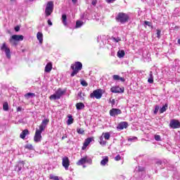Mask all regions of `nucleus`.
Returning a JSON list of instances; mask_svg holds the SVG:
<instances>
[{
    "label": "nucleus",
    "mask_w": 180,
    "mask_h": 180,
    "mask_svg": "<svg viewBox=\"0 0 180 180\" xmlns=\"http://www.w3.org/2000/svg\"><path fill=\"white\" fill-rule=\"evenodd\" d=\"M70 68L72 70L70 76L75 77L82 70V63L81 62H75V64L71 65Z\"/></svg>",
    "instance_id": "1"
},
{
    "label": "nucleus",
    "mask_w": 180,
    "mask_h": 180,
    "mask_svg": "<svg viewBox=\"0 0 180 180\" xmlns=\"http://www.w3.org/2000/svg\"><path fill=\"white\" fill-rule=\"evenodd\" d=\"M116 20L124 25V23L129 22V15L124 13H119L116 17Z\"/></svg>",
    "instance_id": "2"
},
{
    "label": "nucleus",
    "mask_w": 180,
    "mask_h": 180,
    "mask_svg": "<svg viewBox=\"0 0 180 180\" xmlns=\"http://www.w3.org/2000/svg\"><path fill=\"white\" fill-rule=\"evenodd\" d=\"M22 40H23L22 35L14 34V35H12L11 37L10 38L9 42L11 44H13V46H17L18 41H22Z\"/></svg>",
    "instance_id": "3"
},
{
    "label": "nucleus",
    "mask_w": 180,
    "mask_h": 180,
    "mask_svg": "<svg viewBox=\"0 0 180 180\" xmlns=\"http://www.w3.org/2000/svg\"><path fill=\"white\" fill-rule=\"evenodd\" d=\"M53 9H54V4L53 3V1H49L45 8L46 16H50V15L53 13Z\"/></svg>",
    "instance_id": "4"
},
{
    "label": "nucleus",
    "mask_w": 180,
    "mask_h": 180,
    "mask_svg": "<svg viewBox=\"0 0 180 180\" xmlns=\"http://www.w3.org/2000/svg\"><path fill=\"white\" fill-rule=\"evenodd\" d=\"M103 94V90L99 89L94 90L93 93L90 94V98H96V99H101L102 95Z\"/></svg>",
    "instance_id": "5"
},
{
    "label": "nucleus",
    "mask_w": 180,
    "mask_h": 180,
    "mask_svg": "<svg viewBox=\"0 0 180 180\" xmlns=\"http://www.w3.org/2000/svg\"><path fill=\"white\" fill-rule=\"evenodd\" d=\"M85 162H87L88 164H92V159L91 158H88V156H85L83 158H81L77 162V165H83V164H85Z\"/></svg>",
    "instance_id": "6"
},
{
    "label": "nucleus",
    "mask_w": 180,
    "mask_h": 180,
    "mask_svg": "<svg viewBox=\"0 0 180 180\" xmlns=\"http://www.w3.org/2000/svg\"><path fill=\"white\" fill-rule=\"evenodd\" d=\"M1 51H5L7 58H11V49L6 46V43H4L1 46Z\"/></svg>",
    "instance_id": "7"
},
{
    "label": "nucleus",
    "mask_w": 180,
    "mask_h": 180,
    "mask_svg": "<svg viewBox=\"0 0 180 180\" xmlns=\"http://www.w3.org/2000/svg\"><path fill=\"white\" fill-rule=\"evenodd\" d=\"M47 124H49V120L47 119L44 120L41 124L39 125V129H37V131H40L41 133H43Z\"/></svg>",
    "instance_id": "8"
},
{
    "label": "nucleus",
    "mask_w": 180,
    "mask_h": 180,
    "mask_svg": "<svg viewBox=\"0 0 180 180\" xmlns=\"http://www.w3.org/2000/svg\"><path fill=\"white\" fill-rule=\"evenodd\" d=\"M62 165H63V167H65V169H66V171H68V169L70 167V159H68V157L65 156L64 158H63Z\"/></svg>",
    "instance_id": "9"
},
{
    "label": "nucleus",
    "mask_w": 180,
    "mask_h": 180,
    "mask_svg": "<svg viewBox=\"0 0 180 180\" xmlns=\"http://www.w3.org/2000/svg\"><path fill=\"white\" fill-rule=\"evenodd\" d=\"M117 115H122V110L119 108H112L110 110V116H117Z\"/></svg>",
    "instance_id": "10"
},
{
    "label": "nucleus",
    "mask_w": 180,
    "mask_h": 180,
    "mask_svg": "<svg viewBox=\"0 0 180 180\" xmlns=\"http://www.w3.org/2000/svg\"><path fill=\"white\" fill-rule=\"evenodd\" d=\"M34 141L35 143H40L41 141V132L36 129L35 134L34 136Z\"/></svg>",
    "instance_id": "11"
},
{
    "label": "nucleus",
    "mask_w": 180,
    "mask_h": 180,
    "mask_svg": "<svg viewBox=\"0 0 180 180\" xmlns=\"http://www.w3.org/2000/svg\"><path fill=\"white\" fill-rule=\"evenodd\" d=\"M169 126L172 129H179L180 122L176 120H173L170 122Z\"/></svg>",
    "instance_id": "12"
},
{
    "label": "nucleus",
    "mask_w": 180,
    "mask_h": 180,
    "mask_svg": "<svg viewBox=\"0 0 180 180\" xmlns=\"http://www.w3.org/2000/svg\"><path fill=\"white\" fill-rule=\"evenodd\" d=\"M111 92L112 94H123L124 92V89H122L119 86L112 87L110 89Z\"/></svg>",
    "instance_id": "13"
},
{
    "label": "nucleus",
    "mask_w": 180,
    "mask_h": 180,
    "mask_svg": "<svg viewBox=\"0 0 180 180\" xmlns=\"http://www.w3.org/2000/svg\"><path fill=\"white\" fill-rule=\"evenodd\" d=\"M24 167H25V162L20 161L18 163V165L15 166V171H17V172H20V171H22Z\"/></svg>",
    "instance_id": "14"
},
{
    "label": "nucleus",
    "mask_w": 180,
    "mask_h": 180,
    "mask_svg": "<svg viewBox=\"0 0 180 180\" xmlns=\"http://www.w3.org/2000/svg\"><path fill=\"white\" fill-rule=\"evenodd\" d=\"M127 127H129V123L126 122H121L119 123L117 129H119L120 130H123V129H127Z\"/></svg>",
    "instance_id": "15"
},
{
    "label": "nucleus",
    "mask_w": 180,
    "mask_h": 180,
    "mask_svg": "<svg viewBox=\"0 0 180 180\" xmlns=\"http://www.w3.org/2000/svg\"><path fill=\"white\" fill-rule=\"evenodd\" d=\"M91 142L92 138H87L86 139H85L82 146V150H85V148H86L87 146H89V144H91Z\"/></svg>",
    "instance_id": "16"
},
{
    "label": "nucleus",
    "mask_w": 180,
    "mask_h": 180,
    "mask_svg": "<svg viewBox=\"0 0 180 180\" xmlns=\"http://www.w3.org/2000/svg\"><path fill=\"white\" fill-rule=\"evenodd\" d=\"M108 162H109V157L103 156V160L101 161V165L102 167H105V165H106V164H108Z\"/></svg>",
    "instance_id": "17"
},
{
    "label": "nucleus",
    "mask_w": 180,
    "mask_h": 180,
    "mask_svg": "<svg viewBox=\"0 0 180 180\" xmlns=\"http://www.w3.org/2000/svg\"><path fill=\"white\" fill-rule=\"evenodd\" d=\"M29 135V130L27 129H24L21 134H20V138L22 139L23 140H25V139H26V136Z\"/></svg>",
    "instance_id": "18"
},
{
    "label": "nucleus",
    "mask_w": 180,
    "mask_h": 180,
    "mask_svg": "<svg viewBox=\"0 0 180 180\" xmlns=\"http://www.w3.org/2000/svg\"><path fill=\"white\" fill-rule=\"evenodd\" d=\"M51 70H53V64L51 63H47L45 67V72H50Z\"/></svg>",
    "instance_id": "19"
},
{
    "label": "nucleus",
    "mask_w": 180,
    "mask_h": 180,
    "mask_svg": "<svg viewBox=\"0 0 180 180\" xmlns=\"http://www.w3.org/2000/svg\"><path fill=\"white\" fill-rule=\"evenodd\" d=\"M84 25H85V22L78 20L76 22L75 28L79 29V27H82V26H84Z\"/></svg>",
    "instance_id": "20"
},
{
    "label": "nucleus",
    "mask_w": 180,
    "mask_h": 180,
    "mask_svg": "<svg viewBox=\"0 0 180 180\" xmlns=\"http://www.w3.org/2000/svg\"><path fill=\"white\" fill-rule=\"evenodd\" d=\"M84 108H85V104L83 103H77L76 104V109L77 110H82V109H84Z\"/></svg>",
    "instance_id": "21"
},
{
    "label": "nucleus",
    "mask_w": 180,
    "mask_h": 180,
    "mask_svg": "<svg viewBox=\"0 0 180 180\" xmlns=\"http://www.w3.org/2000/svg\"><path fill=\"white\" fill-rule=\"evenodd\" d=\"M37 39H38L40 44H41L43 43V33L38 32L37 34Z\"/></svg>",
    "instance_id": "22"
},
{
    "label": "nucleus",
    "mask_w": 180,
    "mask_h": 180,
    "mask_svg": "<svg viewBox=\"0 0 180 180\" xmlns=\"http://www.w3.org/2000/svg\"><path fill=\"white\" fill-rule=\"evenodd\" d=\"M148 82L149 84H153L154 83V77L153 76V72L150 71L149 73V78L148 79Z\"/></svg>",
    "instance_id": "23"
},
{
    "label": "nucleus",
    "mask_w": 180,
    "mask_h": 180,
    "mask_svg": "<svg viewBox=\"0 0 180 180\" xmlns=\"http://www.w3.org/2000/svg\"><path fill=\"white\" fill-rule=\"evenodd\" d=\"M101 137L105 139V140H109L110 139V134L109 132L103 133Z\"/></svg>",
    "instance_id": "24"
},
{
    "label": "nucleus",
    "mask_w": 180,
    "mask_h": 180,
    "mask_svg": "<svg viewBox=\"0 0 180 180\" xmlns=\"http://www.w3.org/2000/svg\"><path fill=\"white\" fill-rule=\"evenodd\" d=\"M62 22L64 25V26H67V15H62Z\"/></svg>",
    "instance_id": "25"
},
{
    "label": "nucleus",
    "mask_w": 180,
    "mask_h": 180,
    "mask_svg": "<svg viewBox=\"0 0 180 180\" xmlns=\"http://www.w3.org/2000/svg\"><path fill=\"white\" fill-rule=\"evenodd\" d=\"M3 110H4L5 112H8L9 110V105L8 104V102L4 103Z\"/></svg>",
    "instance_id": "26"
},
{
    "label": "nucleus",
    "mask_w": 180,
    "mask_h": 180,
    "mask_svg": "<svg viewBox=\"0 0 180 180\" xmlns=\"http://www.w3.org/2000/svg\"><path fill=\"white\" fill-rule=\"evenodd\" d=\"M117 57L119 58H123V57H124V51H123V50L118 51Z\"/></svg>",
    "instance_id": "27"
},
{
    "label": "nucleus",
    "mask_w": 180,
    "mask_h": 180,
    "mask_svg": "<svg viewBox=\"0 0 180 180\" xmlns=\"http://www.w3.org/2000/svg\"><path fill=\"white\" fill-rule=\"evenodd\" d=\"M64 92L63 91H61V89H58L56 92V96H58V98L60 99V98H61V96H63Z\"/></svg>",
    "instance_id": "28"
},
{
    "label": "nucleus",
    "mask_w": 180,
    "mask_h": 180,
    "mask_svg": "<svg viewBox=\"0 0 180 180\" xmlns=\"http://www.w3.org/2000/svg\"><path fill=\"white\" fill-rule=\"evenodd\" d=\"M167 109H168V104L163 105L162 108H160V112L164 113V112L167 111Z\"/></svg>",
    "instance_id": "29"
},
{
    "label": "nucleus",
    "mask_w": 180,
    "mask_h": 180,
    "mask_svg": "<svg viewBox=\"0 0 180 180\" xmlns=\"http://www.w3.org/2000/svg\"><path fill=\"white\" fill-rule=\"evenodd\" d=\"M74 123V118H72V116H69V118L67 122V124L70 126V124H72Z\"/></svg>",
    "instance_id": "30"
},
{
    "label": "nucleus",
    "mask_w": 180,
    "mask_h": 180,
    "mask_svg": "<svg viewBox=\"0 0 180 180\" xmlns=\"http://www.w3.org/2000/svg\"><path fill=\"white\" fill-rule=\"evenodd\" d=\"M99 140L101 146H106V141L103 140V136H101Z\"/></svg>",
    "instance_id": "31"
},
{
    "label": "nucleus",
    "mask_w": 180,
    "mask_h": 180,
    "mask_svg": "<svg viewBox=\"0 0 180 180\" xmlns=\"http://www.w3.org/2000/svg\"><path fill=\"white\" fill-rule=\"evenodd\" d=\"M49 99L56 101V100L60 99V98L58 97L57 94H55L51 95V96L49 97Z\"/></svg>",
    "instance_id": "32"
},
{
    "label": "nucleus",
    "mask_w": 180,
    "mask_h": 180,
    "mask_svg": "<svg viewBox=\"0 0 180 180\" xmlns=\"http://www.w3.org/2000/svg\"><path fill=\"white\" fill-rule=\"evenodd\" d=\"M77 132L78 133V134H84V133H85V131L84 130V129L77 128Z\"/></svg>",
    "instance_id": "33"
},
{
    "label": "nucleus",
    "mask_w": 180,
    "mask_h": 180,
    "mask_svg": "<svg viewBox=\"0 0 180 180\" xmlns=\"http://www.w3.org/2000/svg\"><path fill=\"white\" fill-rule=\"evenodd\" d=\"M30 96H34V94L33 93H27L25 94V98H27V99H29Z\"/></svg>",
    "instance_id": "34"
},
{
    "label": "nucleus",
    "mask_w": 180,
    "mask_h": 180,
    "mask_svg": "<svg viewBox=\"0 0 180 180\" xmlns=\"http://www.w3.org/2000/svg\"><path fill=\"white\" fill-rule=\"evenodd\" d=\"M122 41V39H120V37L112 38V41H115V43H119V41Z\"/></svg>",
    "instance_id": "35"
},
{
    "label": "nucleus",
    "mask_w": 180,
    "mask_h": 180,
    "mask_svg": "<svg viewBox=\"0 0 180 180\" xmlns=\"http://www.w3.org/2000/svg\"><path fill=\"white\" fill-rule=\"evenodd\" d=\"M49 178H50V179L60 180V179H58V176H54V175H53V174H51V175L49 176Z\"/></svg>",
    "instance_id": "36"
},
{
    "label": "nucleus",
    "mask_w": 180,
    "mask_h": 180,
    "mask_svg": "<svg viewBox=\"0 0 180 180\" xmlns=\"http://www.w3.org/2000/svg\"><path fill=\"white\" fill-rule=\"evenodd\" d=\"M25 148H27L28 150H33V146L32 144H27L25 145Z\"/></svg>",
    "instance_id": "37"
},
{
    "label": "nucleus",
    "mask_w": 180,
    "mask_h": 180,
    "mask_svg": "<svg viewBox=\"0 0 180 180\" xmlns=\"http://www.w3.org/2000/svg\"><path fill=\"white\" fill-rule=\"evenodd\" d=\"M112 78L113 79H115V81H119L120 78V75H114L112 76Z\"/></svg>",
    "instance_id": "38"
},
{
    "label": "nucleus",
    "mask_w": 180,
    "mask_h": 180,
    "mask_svg": "<svg viewBox=\"0 0 180 180\" xmlns=\"http://www.w3.org/2000/svg\"><path fill=\"white\" fill-rule=\"evenodd\" d=\"M78 98H79L80 101L84 100V97H82V92L79 91L77 94Z\"/></svg>",
    "instance_id": "39"
},
{
    "label": "nucleus",
    "mask_w": 180,
    "mask_h": 180,
    "mask_svg": "<svg viewBox=\"0 0 180 180\" xmlns=\"http://www.w3.org/2000/svg\"><path fill=\"white\" fill-rule=\"evenodd\" d=\"M158 110H160V106L155 105V110H154V114L157 115V113H158Z\"/></svg>",
    "instance_id": "40"
},
{
    "label": "nucleus",
    "mask_w": 180,
    "mask_h": 180,
    "mask_svg": "<svg viewBox=\"0 0 180 180\" xmlns=\"http://www.w3.org/2000/svg\"><path fill=\"white\" fill-rule=\"evenodd\" d=\"M155 140L156 141H161V136L160 135H155Z\"/></svg>",
    "instance_id": "41"
},
{
    "label": "nucleus",
    "mask_w": 180,
    "mask_h": 180,
    "mask_svg": "<svg viewBox=\"0 0 180 180\" xmlns=\"http://www.w3.org/2000/svg\"><path fill=\"white\" fill-rule=\"evenodd\" d=\"M156 34H157L158 39H160V37H161V30H158Z\"/></svg>",
    "instance_id": "42"
},
{
    "label": "nucleus",
    "mask_w": 180,
    "mask_h": 180,
    "mask_svg": "<svg viewBox=\"0 0 180 180\" xmlns=\"http://www.w3.org/2000/svg\"><path fill=\"white\" fill-rule=\"evenodd\" d=\"M81 85H82V86H88V83H86L85 80H82L81 82Z\"/></svg>",
    "instance_id": "43"
},
{
    "label": "nucleus",
    "mask_w": 180,
    "mask_h": 180,
    "mask_svg": "<svg viewBox=\"0 0 180 180\" xmlns=\"http://www.w3.org/2000/svg\"><path fill=\"white\" fill-rule=\"evenodd\" d=\"M115 161H120V160H122V158L120 157V155H117L115 158Z\"/></svg>",
    "instance_id": "44"
},
{
    "label": "nucleus",
    "mask_w": 180,
    "mask_h": 180,
    "mask_svg": "<svg viewBox=\"0 0 180 180\" xmlns=\"http://www.w3.org/2000/svg\"><path fill=\"white\" fill-rule=\"evenodd\" d=\"M144 24H145L146 26H149V27L151 26V22H150V21H144Z\"/></svg>",
    "instance_id": "45"
},
{
    "label": "nucleus",
    "mask_w": 180,
    "mask_h": 180,
    "mask_svg": "<svg viewBox=\"0 0 180 180\" xmlns=\"http://www.w3.org/2000/svg\"><path fill=\"white\" fill-rule=\"evenodd\" d=\"M134 140H137V137L134 136V137H132V138L129 139V141H134Z\"/></svg>",
    "instance_id": "46"
},
{
    "label": "nucleus",
    "mask_w": 180,
    "mask_h": 180,
    "mask_svg": "<svg viewBox=\"0 0 180 180\" xmlns=\"http://www.w3.org/2000/svg\"><path fill=\"white\" fill-rule=\"evenodd\" d=\"M156 164H157V165H162V161L158 160V161H156Z\"/></svg>",
    "instance_id": "47"
},
{
    "label": "nucleus",
    "mask_w": 180,
    "mask_h": 180,
    "mask_svg": "<svg viewBox=\"0 0 180 180\" xmlns=\"http://www.w3.org/2000/svg\"><path fill=\"white\" fill-rule=\"evenodd\" d=\"M138 171H139L140 172L144 171V167H139Z\"/></svg>",
    "instance_id": "48"
},
{
    "label": "nucleus",
    "mask_w": 180,
    "mask_h": 180,
    "mask_svg": "<svg viewBox=\"0 0 180 180\" xmlns=\"http://www.w3.org/2000/svg\"><path fill=\"white\" fill-rule=\"evenodd\" d=\"M48 25H49V26H53V22H51V20H48Z\"/></svg>",
    "instance_id": "49"
},
{
    "label": "nucleus",
    "mask_w": 180,
    "mask_h": 180,
    "mask_svg": "<svg viewBox=\"0 0 180 180\" xmlns=\"http://www.w3.org/2000/svg\"><path fill=\"white\" fill-rule=\"evenodd\" d=\"M91 4L94 6H95L96 5V0H93Z\"/></svg>",
    "instance_id": "50"
},
{
    "label": "nucleus",
    "mask_w": 180,
    "mask_h": 180,
    "mask_svg": "<svg viewBox=\"0 0 180 180\" xmlns=\"http://www.w3.org/2000/svg\"><path fill=\"white\" fill-rule=\"evenodd\" d=\"M15 32H19V30H20V27H15Z\"/></svg>",
    "instance_id": "51"
},
{
    "label": "nucleus",
    "mask_w": 180,
    "mask_h": 180,
    "mask_svg": "<svg viewBox=\"0 0 180 180\" xmlns=\"http://www.w3.org/2000/svg\"><path fill=\"white\" fill-rule=\"evenodd\" d=\"M119 80L121 81L122 82H124L125 81L124 78L123 77H120Z\"/></svg>",
    "instance_id": "52"
},
{
    "label": "nucleus",
    "mask_w": 180,
    "mask_h": 180,
    "mask_svg": "<svg viewBox=\"0 0 180 180\" xmlns=\"http://www.w3.org/2000/svg\"><path fill=\"white\" fill-rule=\"evenodd\" d=\"M17 112H22V107H18L17 108Z\"/></svg>",
    "instance_id": "53"
},
{
    "label": "nucleus",
    "mask_w": 180,
    "mask_h": 180,
    "mask_svg": "<svg viewBox=\"0 0 180 180\" xmlns=\"http://www.w3.org/2000/svg\"><path fill=\"white\" fill-rule=\"evenodd\" d=\"M115 1L116 0H107V2H108V4H110L112 2H115Z\"/></svg>",
    "instance_id": "54"
},
{
    "label": "nucleus",
    "mask_w": 180,
    "mask_h": 180,
    "mask_svg": "<svg viewBox=\"0 0 180 180\" xmlns=\"http://www.w3.org/2000/svg\"><path fill=\"white\" fill-rule=\"evenodd\" d=\"M65 139H67V134H65L62 136V140H64Z\"/></svg>",
    "instance_id": "55"
},
{
    "label": "nucleus",
    "mask_w": 180,
    "mask_h": 180,
    "mask_svg": "<svg viewBox=\"0 0 180 180\" xmlns=\"http://www.w3.org/2000/svg\"><path fill=\"white\" fill-rule=\"evenodd\" d=\"M111 103H112V106H113V105H115V99H112V100L111 101Z\"/></svg>",
    "instance_id": "56"
},
{
    "label": "nucleus",
    "mask_w": 180,
    "mask_h": 180,
    "mask_svg": "<svg viewBox=\"0 0 180 180\" xmlns=\"http://www.w3.org/2000/svg\"><path fill=\"white\" fill-rule=\"evenodd\" d=\"M77 1H78V0H72V1L73 4H77Z\"/></svg>",
    "instance_id": "57"
},
{
    "label": "nucleus",
    "mask_w": 180,
    "mask_h": 180,
    "mask_svg": "<svg viewBox=\"0 0 180 180\" xmlns=\"http://www.w3.org/2000/svg\"><path fill=\"white\" fill-rule=\"evenodd\" d=\"M177 43L180 45V38L178 39Z\"/></svg>",
    "instance_id": "58"
},
{
    "label": "nucleus",
    "mask_w": 180,
    "mask_h": 180,
    "mask_svg": "<svg viewBox=\"0 0 180 180\" xmlns=\"http://www.w3.org/2000/svg\"><path fill=\"white\" fill-rule=\"evenodd\" d=\"M84 17H85V13H84L83 15L82 16V19H84Z\"/></svg>",
    "instance_id": "59"
},
{
    "label": "nucleus",
    "mask_w": 180,
    "mask_h": 180,
    "mask_svg": "<svg viewBox=\"0 0 180 180\" xmlns=\"http://www.w3.org/2000/svg\"><path fill=\"white\" fill-rule=\"evenodd\" d=\"M34 0H29V2H33Z\"/></svg>",
    "instance_id": "60"
}]
</instances>
